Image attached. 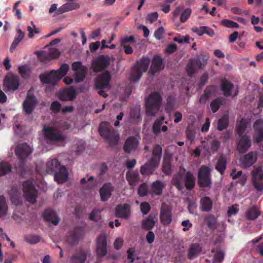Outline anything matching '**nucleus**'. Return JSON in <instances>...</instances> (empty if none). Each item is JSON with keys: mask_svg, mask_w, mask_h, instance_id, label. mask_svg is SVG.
<instances>
[{"mask_svg": "<svg viewBox=\"0 0 263 263\" xmlns=\"http://www.w3.org/2000/svg\"><path fill=\"white\" fill-rule=\"evenodd\" d=\"M220 146V142L217 140L211 142V149L213 153L216 152Z\"/></svg>", "mask_w": 263, "mask_h": 263, "instance_id": "obj_63", "label": "nucleus"}, {"mask_svg": "<svg viewBox=\"0 0 263 263\" xmlns=\"http://www.w3.org/2000/svg\"><path fill=\"white\" fill-rule=\"evenodd\" d=\"M85 227L77 226L71 231L67 236L66 241L70 246H74L78 243L80 239L85 235Z\"/></svg>", "mask_w": 263, "mask_h": 263, "instance_id": "obj_9", "label": "nucleus"}, {"mask_svg": "<svg viewBox=\"0 0 263 263\" xmlns=\"http://www.w3.org/2000/svg\"><path fill=\"white\" fill-rule=\"evenodd\" d=\"M257 153L256 152H250L242 156L240 159L241 166L247 168L254 164L257 160Z\"/></svg>", "mask_w": 263, "mask_h": 263, "instance_id": "obj_21", "label": "nucleus"}, {"mask_svg": "<svg viewBox=\"0 0 263 263\" xmlns=\"http://www.w3.org/2000/svg\"><path fill=\"white\" fill-rule=\"evenodd\" d=\"M46 172L48 174H53L54 180L58 183L66 181L68 178L67 169L64 166L61 165L57 159H52L47 162Z\"/></svg>", "mask_w": 263, "mask_h": 263, "instance_id": "obj_3", "label": "nucleus"}, {"mask_svg": "<svg viewBox=\"0 0 263 263\" xmlns=\"http://www.w3.org/2000/svg\"><path fill=\"white\" fill-rule=\"evenodd\" d=\"M61 108V104L57 101H53L50 106V110L55 114L59 112Z\"/></svg>", "mask_w": 263, "mask_h": 263, "instance_id": "obj_59", "label": "nucleus"}, {"mask_svg": "<svg viewBox=\"0 0 263 263\" xmlns=\"http://www.w3.org/2000/svg\"><path fill=\"white\" fill-rule=\"evenodd\" d=\"M111 77L108 72H104L98 76L95 81V87L97 89L105 88L109 84Z\"/></svg>", "mask_w": 263, "mask_h": 263, "instance_id": "obj_22", "label": "nucleus"}, {"mask_svg": "<svg viewBox=\"0 0 263 263\" xmlns=\"http://www.w3.org/2000/svg\"><path fill=\"white\" fill-rule=\"evenodd\" d=\"M225 103V99L222 97H218L213 100L210 103V107L213 112H217L220 107Z\"/></svg>", "mask_w": 263, "mask_h": 263, "instance_id": "obj_42", "label": "nucleus"}, {"mask_svg": "<svg viewBox=\"0 0 263 263\" xmlns=\"http://www.w3.org/2000/svg\"><path fill=\"white\" fill-rule=\"evenodd\" d=\"M38 104L36 97L28 92L23 103V109L26 115L31 114Z\"/></svg>", "mask_w": 263, "mask_h": 263, "instance_id": "obj_12", "label": "nucleus"}, {"mask_svg": "<svg viewBox=\"0 0 263 263\" xmlns=\"http://www.w3.org/2000/svg\"><path fill=\"white\" fill-rule=\"evenodd\" d=\"M220 25L228 28H237L239 26L237 23L228 19L222 20Z\"/></svg>", "mask_w": 263, "mask_h": 263, "instance_id": "obj_52", "label": "nucleus"}, {"mask_svg": "<svg viewBox=\"0 0 263 263\" xmlns=\"http://www.w3.org/2000/svg\"><path fill=\"white\" fill-rule=\"evenodd\" d=\"M229 118L228 114L224 115L220 119H219L217 123V129L219 131H221L226 129L229 125Z\"/></svg>", "mask_w": 263, "mask_h": 263, "instance_id": "obj_46", "label": "nucleus"}, {"mask_svg": "<svg viewBox=\"0 0 263 263\" xmlns=\"http://www.w3.org/2000/svg\"><path fill=\"white\" fill-rule=\"evenodd\" d=\"M213 206V202L209 197H204L200 200V209L202 211L209 212Z\"/></svg>", "mask_w": 263, "mask_h": 263, "instance_id": "obj_41", "label": "nucleus"}, {"mask_svg": "<svg viewBox=\"0 0 263 263\" xmlns=\"http://www.w3.org/2000/svg\"><path fill=\"white\" fill-rule=\"evenodd\" d=\"M135 42V39L133 35L124 36L120 39L121 46H123L127 43H134Z\"/></svg>", "mask_w": 263, "mask_h": 263, "instance_id": "obj_61", "label": "nucleus"}, {"mask_svg": "<svg viewBox=\"0 0 263 263\" xmlns=\"http://www.w3.org/2000/svg\"><path fill=\"white\" fill-rule=\"evenodd\" d=\"M157 220L156 215H149L146 219L142 220L141 223L142 228L146 230H151L154 228Z\"/></svg>", "mask_w": 263, "mask_h": 263, "instance_id": "obj_32", "label": "nucleus"}, {"mask_svg": "<svg viewBox=\"0 0 263 263\" xmlns=\"http://www.w3.org/2000/svg\"><path fill=\"white\" fill-rule=\"evenodd\" d=\"M148 192L147 185L146 183L140 185L138 189V194L140 197H144L147 195Z\"/></svg>", "mask_w": 263, "mask_h": 263, "instance_id": "obj_55", "label": "nucleus"}, {"mask_svg": "<svg viewBox=\"0 0 263 263\" xmlns=\"http://www.w3.org/2000/svg\"><path fill=\"white\" fill-rule=\"evenodd\" d=\"M72 69L76 71L73 74L74 81L77 83L82 82L87 72V68L82 65L80 62H74L71 65Z\"/></svg>", "mask_w": 263, "mask_h": 263, "instance_id": "obj_11", "label": "nucleus"}, {"mask_svg": "<svg viewBox=\"0 0 263 263\" xmlns=\"http://www.w3.org/2000/svg\"><path fill=\"white\" fill-rule=\"evenodd\" d=\"M251 141L249 137L247 135L241 136L237 147V150L240 153H245L250 147Z\"/></svg>", "mask_w": 263, "mask_h": 263, "instance_id": "obj_30", "label": "nucleus"}, {"mask_svg": "<svg viewBox=\"0 0 263 263\" xmlns=\"http://www.w3.org/2000/svg\"><path fill=\"white\" fill-rule=\"evenodd\" d=\"M254 141L259 143L263 141V131L255 132L254 136Z\"/></svg>", "mask_w": 263, "mask_h": 263, "instance_id": "obj_64", "label": "nucleus"}, {"mask_svg": "<svg viewBox=\"0 0 263 263\" xmlns=\"http://www.w3.org/2000/svg\"><path fill=\"white\" fill-rule=\"evenodd\" d=\"M164 68V65L162 58L158 55L153 57L152 60V64L149 70L151 76H154Z\"/></svg>", "mask_w": 263, "mask_h": 263, "instance_id": "obj_20", "label": "nucleus"}, {"mask_svg": "<svg viewBox=\"0 0 263 263\" xmlns=\"http://www.w3.org/2000/svg\"><path fill=\"white\" fill-rule=\"evenodd\" d=\"M44 219L48 221L51 222L54 226L58 224L60 218L56 213L51 209H47L43 213Z\"/></svg>", "mask_w": 263, "mask_h": 263, "instance_id": "obj_31", "label": "nucleus"}, {"mask_svg": "<svg viewBox=\"0 0 263 263\" xmlns=\"http://www.w3.org/2000/svg\"><path fill=\"white\" fill-rule=\"evenodd\" d=\"M164 120V117H161L160 118L157 119L155 121L153 127H152V131L153 133L157 135L160 132V127L163 123Z\"/></svg>", "mask_w": 263, "mask_h": 263, "instance_id": "obj_49", "label": "nucleus"}, {"mask_svg": "<svg viewBox=\"0 0 263 263\" xmlns=\"http://www.w3.org/2000/svg\"><path fill=\"white\" fill-rule=\"evenodd\" d=\"M16 32L17 35L15 37L10 48V50L11 52L15 50L17 46L24 37V33L21 29H17Z\"/></svg>", "mask_w": 263, "mask_h": 263, "instance_id": "obj_45", "label": "nucleus"}, {"mask_svg": "<svg viewBox=\"0 0 263 263\" xmlns=\"http://www.w3.org/2000/svg\"><path fill=\"white\" fill-rule=\"evenodd\" d=\"M98 131L100 136L105 139L110 146L117 144L120 138L119 134L107 122H102Z\"/></svg>", "mask_w": 263, "mask_h": 263, "instance_id": "obj_4", "label": "nucleus"}, {"mask_svg": "<svg viewBox=\"0 0 263 263\" xmlns=\"http://www.w3.org/2000/svg\"><path fill=\"white\" fill-rule=\"evenodd\" d=\"M149 63V58L147 57H143L139 61H137L132 68L129 77L130 81L133 82L138 81L143 72L147 70Z\"/></svg>", "mask_w": 263, "mask_h": 263, "instance_id": "obj_6", "label": "nucleus"}, {"mask_svg": "<svg viewBox=\"0 0 263 263\" xmlns=\"http://www.w3.org/2000/svg\"><path fill=\"white\" fill-rule=\"evenodd\" d=\"M69 68L67 64H62L58 70H52L50 72H45L40 75L39 78L42 84L54 85L58 81L65 76Z\"/></svg>", "mask_w": 263, "mask_h": 263, "instance_id": "obj_2", "label": "nucleus"}, {"mask_svg": "<svg viewBox=\"0 0 263 263\" xmlns=\"http://www.w3.org/2000/svg\"><path fill=\"white\" fill-rule=\"evenodd\" d=\"M15 153L20 162L23 164L24 160L32 153V149L27 143H23L17 146Z\"/></svg>", "mask_w": 263, "mask_h": 263, "instance_id": "obj_18", "label": "nucleus"}, {"mask_svg": "<svg viewBox=\"0 0 263 263\" xmlns=\"http://www.w3.org/2000/svg\"><path fill=\"white\" fill-rule=\"evenodd\" d=\"M198 181L200 187H209L212 184L210 169L209 167L202 165L199 169Z\"/></svg>", "mask_w": 263, "mask_h": 263, "instance_id": "obj_8", "label": "nucleus"}, {"mask_svg": "<svg viewBox=\"0 0 263 263\" xmlns=\"http://www.w3.org/2000/svg\"><path fill=\"white\" fill-rule=\"evenodd\" d=\"M25 240L30 244H35L40 241L41 237L36 235H29L25 237Z\"/></svg>", "mask_w": 263, "mask_h": 263, "instance_id": "obj_56", "label": "nucleus"}, {"mask_svg": "<svg viewBox=\"0 0 263 263\" xmlns=\"http://www.w3.org/2000/svg\"><path fill=\"white\" fill-rule=\"evenodd\" d=\"M212 252H215L214 255L213 262V263H220L224 259V254L221 250H212Z\"/></svg>", "mask_w": 263, "mask_h": 263, "instance_id": "obj_50", "label": "nucleus"}, {"mask_svg": "<svg viewBox=\"0 0 263 263\" xmlns=\"http://www.w3.org/2000/svg\"><path fill=\"white\" fill-rule=\"evenodd\" d=\"M191 30L192 32L196 33L199 36H201L203 34H206L209 36L212 37L214 35L213 30L206 26L193 27L191 28Z\"/></svg>", "mask_w": 263, "mask_h": 263, "instance_id": "obj_37", "label": "nucleus"}, {"mask_svg": "<svg viewBox=\"0 0 263 263\" xmlns=\"http://www.w3.org/2000/svg\"><path fill=\"white\" fill-rule=\"evenodd\" d=\"M172 184L175 186L178 190H181L183 189V176L180 174H174L173 175Z\"/></svg>", "mask_w": 263, "mask_h": 263, "instance_id": "obj_44", "label": "nucleus"}, {"mask_svg": "<svg viewBox=\"0 0 263 263\" xmlns=\"http://www.w3.org/2000/svg\"><path fill=\"white\" fill-rule=\"evenodd\" d=\"M131 118L133 119L138 120L141 119V115L140 109L134 108L130 112Z\"/></svg>", "mask_w": 263, "mask_h": 263, "instance_id": "obj_62", "label": "nucleus"}, {"mask_svg": "<svg viewBox=\"0 0 263 263\" xmlns=\"http://www.w3.org/2000/svg\"><path fill=\"white\" fill-rule=\"evenodd\" d=\"M202 251V248L199 243H192L189 248L187 257L190 259H193L199 255Z\"/></svg>", "mask_w": 263, "mask_h": 263, "instance_id": "obj_36", "label": "nucleus"}, {"mask_svg": "<svg viewBox=\"0 0 263 263\" xmlns=\"http://www.w3.org/2000/svg\"><path fill=\"white\" fill-rule=\"evenodd\" d=\"M184 181L186 189L190 191L192 190L195 184V178L193 173L190 171L187 172L184 177Z\"/></svg>", "mask_w": 263, "mask_h": 263, "instance_id": "obj_38", "label": "nucleus"}, {"mask_svg": "<svg viewBox=\"0 0 263 263\" xmlns=\"http://www.w3.org/2000/svg\"><path fill=\"white\" fill-rule=\"evenodd\" d=\"M35 53L40 61L43 63L58 58L60 55V52L55 48L50 49L48 52L39 51H36Z\"/></svg>", "mask_w": 263, "mask_h": 263, "instance_id": "obj_17", "label": "nucleus"}, {"mask_svg": "<svg viewBox=\"0 0 263 263\" xmlns=\"http://www.w3.org/2000/svg\"><path fill=\"white\" fill-rule=\"evenodd\" d=\"M162 98L158 91L152 92L145 99L146 115L149 117L156 115L158 112L161 105Z\"/></svg>", "mask_w": 263, "mask_h": 263, "instance_id": "obj_5", "label": "nucleus"}, {"mask_svg": "<svg viewBox=\"0 0 263 263\" xmlns=\"http://www.w3.org/2000/svg\"><path fill=\"white\" fill-rule=\"evenodd\" d=\"M101 212V211L100 210H93L89 215V219L90 220L98 222L101 218L100 215Z\"/></svg>", "mask_w": 263, "mask_h": 263, "instance_id": "obj_53", "label": "nucleus"}, {"mask_svg": "<svg viewBox=\"0 0 263 263\" xmlns=\"http://www.w3.org/2000/svg\"><path fill=\"white\" fill-rule=\"evenodd\" d=\"M77 92L73 86H69L64 89L59 95V98L63 101H72L75 99Z\"/></svg>", "mask_w": 263, "mask_h": 263, "instance_id": "obj_23", "label": "nucleus"}, {"mask_svg": "<svg viewBox=\"0 0 263 263\" xmlns=\"http://www.w3.org/2000/svg\"><path fill=\"white\" fill-rule=\"evenodd\" d=\"M3 85L8 90L15 91L20 86V79L13 73H9L4 79Z\"/></svg>", "mask_w": 263, "mask_h": 263, "instance_id": "obj_13", "label": "nucleus"}, {"mask_svg": "<svg viewBox=\"0 0 263 263\" xmlns=\"http://www.w3.org/2000/svg\"><path fill=\"white\" fill-rule=\"evenodd\" d=\"M247 126V122L245 119H242L237 125L236 130L238 135L241 136L244 133Z\"/></svg>", "mask_w": 263, "mask_h": 263, "instance_id": "obj_51", "label": "nucleus"}, {"mask_svg": "<svg viewBox=\"0 0 263 263\" xmlns=\"http://www.w3.org/2000/svg\"><path fill=\"white\" fill-rule=\"evenodd\" d=\"M79 7V4L77 3H67L59 7L57 10L56 14L57 15H59L66 12L77 9Z\"/></svg>", "mask_w": 263, "mask_h": 263, "instance_id": "obj_35", "label": "nucleus"}, {"mask_svg": "<svg viewBox=\"0 0 263 263\" xmlns=\"http://www.w3.org/2000/svg\"><path fill=\"white\" fill-rule=\"evenodd\" d=\"M45 137L52 142H62L65 140V136L57 129L52 127L44 126L43 128Z\"/></svg>", "mask_w": 263, "mask_h": 263, "instance_id": "obj_10", "label": "nucleus"}, {"mask_svg": "<svg viewBox=\"0 0 263 263\" xmlns=\"http://www.w3.org/2000/svg\"><path fill=\"white\" fill-rule=\"evenodd\" d=\"M227 166V159L225 156L221 155L219 156L216 165L215 169L221 174L223 175L226 168Z\"/></svg>", "mask_w": 263, "mask_h": 263, "instance_id": "obj_39", "label": "nucleus"}, {"mask_svg": "<svg viewBox=\"0 0 263 263\" xmlns=\"http://www.w3.org/2000/svg\"><path fill=\"white\" fill-rule=\"evenodd\" d=\"M252 182L254 188L258 191L263 190V171L258 167L252 171Z\"/></svg>", "mask_w": 263, "mask_h": 263, "instance_id": "obj_15", "label": "nucleus"}, {"mask_svg": "<svg viewBox=\"0 0 263 263\" xmlns=\"http://www.w3.org/2000/svg\"><path fill=\"white\" fill-rule=\"evenodd\" d=\"M206 64V60L201 61L199 57L190 60L186 67V70L187 74L191 77L196 71L197 69L202 68Z\"/></svg>", "mask_w": 263, "mask_h": 263, "instance_id": "obj_16", "label": "nucleus"}, {"mask_svg": "<svg viewBox=\"0 0 263 263\" xmlns=\"http://www.w3.org/2000/svg\"><path fill=\"white\" fill-rule=\"evenodd\" d=\"M192 10L190 8L185 9L181 13L180 20L182 23H185L190 17Z\"/></svg>", "mask_w": 263, "mask_h": 263, "instance_id": "obj_57", "label": "nucleus"}, {"mask_svg": "<svg viewBox=\"0 0 263 263\" xmlns=\"http://www.w3.org/2000/svg\"><path fill=\"white\" fill-rule=\"evenodd\" d=\"M23 191L24 197L27 201L31 203H34L36 202L37 191L32 181L28 180L23 182Z\"/></svg>", "mask_w": 263, "mask_h": 263, "instance_id": "obj_7", "label": "nucleus"}, {"mask_svg": "<svg viewBox=\"0 0 263 263\" xmlns=\"http://www.w3.org/2000/svg\"><path fill=\"white\" fill-rule=\"evenodd\" d=\"M18 73L24 79H27L29 77L30 70L27 65H22L18 67Z\"/></svg>", "mask_w": 263, "mask_h": 263, "instance_id": "obj_54", "label": "nucleus"}, {"mask_svg": "<svg viewBox=\"0 0 263 263\" xmlns=\"http://www.w3.org/2000/svg\"><path fill=\"white\" fill-rule=\"evenodd\" d=\"M88 252L84 249H80L70 258L71 263H84L87 257Z\"/></svg>", "mask_w": 263, "mask_h": 263, "instance_id": "obj_29", "label": "nucleus"}, {"mask_svg": "<svg viewBox=\"0 0 263 263\" xmlns=\"http://www.w3.org/2000/svg\"><path fill=\"white\" fill-rule=\"evenodd\" d=\"M162 171L166 175H169L171 173V157L166 155L164 156L162 164Z\"/></svg>", "mask_w": 263, "mask_h": 263, "instance_id": "obj_43", "label": "nucleus"}, {"mask_svg": "<svg viewBox=\"0 0 263 263\" xmlns=\"http://www.w3.org/2000/svg\"><path fill=\"white\" fill-rule=\"evenodd\" d=\"M165 187V184L164 182L157 180L152 183L149 193L152 195L160 196L162 194L163 190Z\"/></svg>", "mask_w": 263, "mask_h": 263, "instance_id": "obj_28", "label": "nucleus"}, {"mask_svg": "<svg viewBox=\"0 0 263 263\" xmlns=\"http://www.w3.org/2000/svg\"><path fill=\"white\" fill-rule=\"evenodd\" d=\"M106 246L105 236L104 234H100L97 240L96 253L98 257L102 258L106 255L107 253Z\"/></svg>", "mask_w": 263, "mask_h": 263, "instance_id": "obj_19", "label": "nucleus"}, {"mask_svg": "<svg viewBox=\"0 0 263 263\" xmlns=\"http://www.w3.org/2000/svg\"><path fill=\"white\" fill-rule=\"evenodd\" d=\"M260 215V211L257 205H254L249 208L245 213V217L249 220H254Z\"/></svg>", "mask_w": 263, "mask_h": 263, "instance_id": "obj_33", "label": "nucleus"}, {"mask_svg": "<svg viewBox=\"0 0 263 263\" xmlns=\"http://www.w3.org/2000/svg\"><path fill=\"white\" fill-rule=\"evenodd\" d=\"M126 179L130 186H135L140 180L139 173L137 171H128L126 173Z\"/></svg>", "mask_w": 263, "mask_h": 263, "instance_id": "obj_34", "label": "nucleus"}, {"mask_svg": "<svg viewBox=\"0 0 263 263\" xmlns=\"http://www.w3.org/2000/svg\"><path fill=\"white\" fill-rule=\"evenodd\" d=\"M130 206L129 204L125 203L117 205L115 209V215L117 217L123 219H128L129 217Z\"/></svg>", "mask_w": 263, "mask_h": 263, "instance_id": "obj_24", "label": "nucleus"}, {"mask_svg": "<svg viewBox=\"0 0 263 263\" xmlns=\"http://www.w3.org/2000/svg\"><path fill=\"white\" fill-rule=\"evenodd\" d=\"M110 58L108 55H101L92 62V68L95 72L102 71L109 65Z\"/></svg>", "mask_w": 263, "mask_h": 263, "instance_id": "obj_14", "label": "nucleus"}, {"mask_svg": "<svg viewBox=\"0 0 263 263\" xmlns=\"http://www.w3.org/2000/svg\"><path fill=\"white\" fill-rule=\"evenodd\" d=\"M12 169L11 165L6 161L0 162V177L4 176L10 173Z\"/></svg>", "mask_w": 263, "mask_h": 263, "instance_id": "obj_47", "label": "nucleus"}, {"mask_svg": "<svg viewBox=\"0 0 263 263\" xmlns=\"http://www.w3.org/2000/svg\"><path fill=\"white\" fill-rule=\"evenodd\" d=\"M114 190V187L111 183H104L99 190L101 201H107L110 197Z\"/></svg>", "mask_w": 263, "mask_h": 263, "instance_id": "obj_25", "label": "nucleus"}, {"mask_svg": "<svg viewBox=\"0 0 263 263\" xmlns=\"http://www.w3.org/2000/svg\"><path fill=\"white\" fill-rule=\"evenodd\" d=\"M160 219L161 223L164 226H167L172 221V212L167 206H162L161 208Z\"/></svg>", "mask_w": 263, "mask_h": 263, "instance_id": "obj_26", "label": "nucleus"}, {"mask_svg": "<svg viewBox=\"0 0 263 263\" xmlns=\"http://www.w3.org/2000/svg\"><path fill=\"white\" fill-rule=\"evenodd\" d=\"M204 222L208 227L212 230H215L216 227L217 219L214 215L210 214L204 218Z\"/></svg>", "mask_w": 263, "mask_h": 263, "instance_id": "obj_48", "label": "nucleus"}, {"mask_svg": "<svg viewBox=\"0 0 263 263\" xmlns=\"http://www.w3.org/2000/svg\"><path fill=\"white\" fill-rule=\"evenodd\" d=\"M138 144V141L135 137H129L126 139L123 149L125 153L129 154L132 151L136 149Z\"/></svg>", "mask_w": 263, "mask_h": 263, "instance_id": "obj_27", "label": "nucleus"}, {"mask_svg": "<svg viewBox=\"0 0 263 263\" xmlns=\"http://www.w3.org/2000/svg\"><path fill=\"white\" fill-rule=\"evenodd\" d=\"M233 87V84L227 80H223L221 82V89L223 91L224 96L226 97L231 96L232 89Z\"/></svg>", "mask_w": 263, "mask_h": 263, "instance_id": "obj_40", "label": "nucleus"}, {"mask_svg": "<svg viewBox=\"0 0 263 263\" xmlns=\"http://www.w3.org/2000/svg\"><path fill=\"white\" fill-rule=\"evenodd\" d=\"M162 147L159 144H156L152 151V156L150 160L142 165L140 172L143 176H149L154 173L159 166L162 156Z\"/></svg>", "mask_w": 263, "mask_h": 263, "instance_id": "obj_1", "label": "nucleus"}, {"mask_svg": "<svg viewBox=\"0 0 263 263\" xmlns=\"http://www.w3.org/2000/svg\"><path fill=\"white\" fill-rule=\"evenodd\" d=\"M7 211V206L5 199L3 197H0V217L5 215Z\"/></svg>", "mask_w": 263, "mask_h": 263, "instance_id": "obj_58", "label": "nucleus"}, {"mask_svg": "<svg viewBox=\"0 0 263 263\" xmlns=\"http://www.w3.org/2000/svg\"><path fill=\"white\" fill-rule=\"evenodd\" d=\"M253 128L255 132L263 131V120L262 119L257 120L253 124Z\"/></svg>", "mask_w": 263, "mask_h": 263, "instance_id": "obj_60", "label": "nucleus"}]
</instances>
